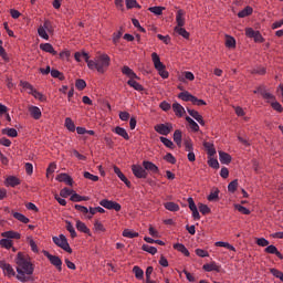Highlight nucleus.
I'll use <instances>...</instances> for the list:
<instances>
[{
	"label": "nucleus",
	"instance_id": "nucleus-1",
	"mask_svg": "<svg viewBox=\"0 0 283 283\" xmlns=\"http://www.w3.org/2000/svg\"><path fill=\"white\" fill-rule=\"evenodd\" d=\"M14 262L17 264V280L19 282H30V275L34 273V265L23 252H18Z\"/></svg>",
	"mask_w": 283,
	"mask_h": 283
},
{
	"label": "nucleus",
	"instance_id": "nucleus-2",
	"mask_svg": "<svg viewBox=\"0 0 283 283\" xmlns=\"http://www.w3.org/2000/svg\"><path fill=\"white\" fill-rule=\"evenodd\" d=\"M111 62L112 59L109 55L105 53L99 54L95 57V60L88 62V70H96L99 74H105Z\"/></svg>",
	"mask_w": 283,
	"mask_h": 283
},
{
	"label": "nucleus",
	"instance_id": "nucleus-3",
	"mask_svg": "<svg viewBox=\"0 0 283 283\" xmlns=\"http://www.w3.org/2000/svg\"><path fill=\"white\" fill-rule=\"evenodd\" d=\"M151 61L154 63L155 70H157L161 78H169V72L165 70L166 66L163 64V62H160V56L158 53H151Z\"/></svg>",
	"mask_w": 283,
	"mask_h": 283
},
{
	"label": "nucleus",
	"instance_id": "nucleus-4",
	"mask_svg": "<svg viewBox=\"0 0 283 283\" xmlns=\"http://www.w3.org/2000/svg\"><path fill=\"white\" fill-rule=\"evenodd\" d=\"M52 32H54V27H52V22L48 20L44 21L43 25L38 28V34L41 39H44V41H50V35H48V33L52 34Z\"/></svg>",
	"mask_w": 283,
	"mask_h": 283
},
{
	"label": "nucleus",
	"instance_id": "nucleus-5",
	"mask_svg": "<svg viewBox=\"0 0 283 283\" xmlns=\"http://www.w3.org/2000/svg\"><path fill=\"white\" fill-rule=\"evenodd\" d=\"M52 240L56 247H60V249H63V251H66V253H72V248H70V243L67 242L65 234L53 237Z\"/></svg>",
	"mask_w": 283,
	"mask_h": 283
},
{
	"label": "nucleus",
	"instance_id": "nucleus-6",
	"mask_svg": "<svg viewBox=\"0 0 283 283\" xmlns=\"http://www.w3.org/2000/svg\"><path fill=\"white\" fill-rule=\"evenodd\" d=\"M172 130L174 125H171L170 123L158 124L155 126V132H157V134H160L161 136H169Z\"/></svg>",
	"mask_w": 283,
	"mask_h": 283
},
{
	"label": "nucleus",
	"instance_id": "nucleus-7",
	"mask_svg": "<svg viewBox=\"0 0 283 283\" xmlns=\"http://www.w3.org/2000/svg\"><path fill=\"white\" fill-rule=\"evenodd\" d=\"M43 255L45 258H48V260L51 262V264L53 266H55L57 269V271H62V266H63V261L61 260V258L56 256V255H52L50 254V252L48 251H43Z\"/></svg>",
	"mask_w": 283,
	"mask_h": 283
},
{
	"label": "nucleus",
	"instance_id": "nucleus-8",
	"mask_svg": "<svg viewBox=\"0 0 283 283\" xmlns=\"http://www.w3.org/2000/svg\"><path fill=\"white\" fill-rule=\"evenodd\" d=\"M132 171H133L135 178L145 179V178H147V176H149V174L147 172L145 167L140 166V165H133Z\"/></svg>",
	"mask_w": 283,
	"mask_h": 283
},
{
	"label": "nucleus",
	"instance_id": "nucleus-9",
	"mask_svg": "<svg viewBox=\"0 0 283 283\" xmlns=\"http://www.w3.org/2000/svg\"><path fill=\"white\" fill-rule=\"evenodd\" d=\"M99 205L101 207H104V209L108 210L113 209L114 211H120L122 209L120 203L107 199H103L102 201H99Z\"/></svg>",
	"mask_w": 283,
	"mask_h": 283
},
{
	"label": "nucleus",
	"instance_id": "nucleus-10",
	"mask_svg": "<svg viewBox=\"0 0 283 283\" xmlns=\"http://www.w3.org/2000/svg\"><path fill=\"white\" fill-rule=\"evenodd\" d=\"M0 269H2L4 275H8V277H14V275H17L14 268H12V265L6 261H0Z\"/></svg>",
	"mask_w": 283,
	"mask_h": 283
},
{
	"label": "nucleus",
	"instance_id": "nucleus-11",
	"mask_svg": "<svg viewBox=\"0 0 283 283\" xmlns=\"http://www.w3.org/2000/svg\"><path fill=\"white\" fill-rule=\"evenodd\" d=\"M4 185L6 187H19V185H21V179L14 176H9L4 180Z\"/></svg>",
	"mask_w": 283,
	"mask_h": 283
},
{
	"label": "nucleus",
	"instance_id": "nucleus-12",
	"mask_svg": "<svg viewBox=\"0 0 283 283\" xmlns=\"http://www.w3.org/2000/svg\"><path fill=\"white\" fill-rule=\"evenodd\" d=\"M114 174H116L119 180H122V182L126 185V187H132V182L127 180V177H125L123 171H120V168H118L117 166H114Z\"/></svg>",
	"mask_w": 283,
	"mask_h": 283
},
{
	"label": "nucleus",
	"instance_id": "nucleus-13",
	"mask_svg": "<svg viewBox=\"0 0 283 283\" xmlns=\"http://www.w3.org/2000/svg\"><path fill=\"white\" fill-rule=\"evenodd\" d=\"M143 167L144 169H146V171H150L151 174H158L159 171L158 166H156V164L148 160L143 161Z\"/></svg>",
	"mask_w": 283,
	"mask_h": 283
},
{
	"label": "nucleus",
	"instance_id": "nucleus-14",
	"mask_svg": "<svg viewBox=\"0 0 283 283\" xmlns=\"http://www.w3.org/2000/svg\"><path fill=\"white\" fill-rule=\"evenodd\" d=\"M258 92H259V94H261V96H263V98H264L265 101H268V103H274V101H275V95H273V94L266 92V90H264L263 87H259V88H258Z\"/></svg>",
	"mask_w": 283,
	"mask_h": 283
},
{
	"label": "nucleus",
	"instance_id": "nucleus-15",
	"mask_svg": "<svg viewBox=\"0 0 283 283\" xmlns=\"http://www.w3.org/2000/svg\"><path fill=\"white\" fill-rule=\"evenodd\" d=\"M56 180H59V182H65V185H69L70 187L74 185V180L67 174L57 175Z\"/></svg>",
	"mask_w": 283,
	"mask_h": 283
},
{
	"label": "nucleus",
	"instance_id": "nucleus-16",
	"mask_svg": "<svg viewBox=\"0 0 283 283\" xmlns=\"http://www.w3.org/2000/svg\"><path fill=\"white\" fill-rule=\"evenodd\" d=\"M29 114L34 118V120H39L42 116L41 108H39V106H29Z\"/></svg>",
	"mask_w": 283,
	"mask_h": 283
},
{
	"label": "nucleus",
	"instance_id": "nucleus-17",
	"mask_svg": "<svg viewBox=\"0 0 283 283\" xmlns=\"http://www.w3.org/2000/svg\"><path fill=\"white\" fill-rule=\"evenodd\" d=\"M1 235L8 240H21V233L14 232L12 230L2 232Z\"/></svg>",
	"mask_w": 283,
	"mask_h": 283
},
{
	"label": "nucleus",
	"instance_id": "nucleus-18",
	"mask_svg": "<svg viewBox=\"0 0 283 283\" xmlns=\"http://www.w3.org/2000/svg\"><path fill=\"white\" fill-rule=\"evenodd\" d=\"M203 271H207L208 273H211V271H216L217 273H220V265L216 262L207 263L202 266Z\"/></svg>",
	"mask_w": 283,
	"mask_h": 283
},
{
	"label": "nucleus",
	"instance_id": "nucleus-19",
	"mask_svg": "<svg viewBox=\"0 0 283 283\" xmlns=\"http://www.w3.org/2000/svg\"><path fill=\"white\" fill-rule=\"evenodd\" d=\"M172 111L175 112L176 116L182 117L185 115V107L178 102L172 104Z\"/></svg>",
	"mask_w": 283,
	"mask_h": 283
},
{
	"label": "nucleus",
	"instance_id": "nucleus-20",
	"mask_svg": "<svg viewBox=\"0 0 283 283\" xmlns=\"http://www.w3.org/2000/svg\"><path fill=\"white\" fill-rule=\"evenodd\" d=\"M265 253H270L271 255H276L279 260H283V255L277 251V248L275 245H268L265 248Z\"/></svg>",
	"mask_w": 283,
	"mask_h": 283
},
{
	"label": "nucleus",
	"instance_id": "nucleus-21",
	"mask_svg": "<svg viewBox=\"0 0 283 283\" xmlns=\"http://www.w3.org/2000/svg\"><path fill=\"white\" fill-rule=\"evenodd\" d=\"M177 28H184L185 25V11L178 10L176 15Z\"/></svg>",
	"mask_w": 283,
	"mask_h": 283
},
{
	"label": "nucleus",
	"instance_id": "nucleus-22",
	"mask_svg": "<svg viewBox=\"0 0 283 283\" xmlns=\"http://www.w3.org/2000/svg\"><path fill=\"white\" fill-rule=\"evenodd\" d=\"M122 73L125 76H128V78L134 80V78H138V75H136V73L134 72V70H132L129 66H123L122 69Z\"/></svg>",
	"mask_w": 283,
	"mask_h": 283
},
{
	"label": "nucleus",
	"instance_id": "nucleus-23",
	"mask_svg": "<svg viewBox=\"0 0 283 283\" xmlns=\"http://www.w3.org/2000/svg\"><path fill=\"white\" fill-rule=\"evenodd\" d=\"M178 98H180L181 101H185L186 103H189V102L192 103L195 96L191 93H189L188 91H185V92L179 93Z\"/></svg>",
	"mask_w": 283,
	"mask_h": 283
},
{
	"label": "nucleus",
	"instance_id": "nucleus-24",
	"mask_svg": "<svg viewBox=\"0 0 283 283\" xmlns=\"http://www.w3.org/2000/svg\"><path fill=\"white\" fill-rule=\"evenodd\" d=\"M117 136H122L125 140H129V134H127V130L120 126H117L113 130Z\"/></svg>",
	"mask_w": 283,
	"mask_h": 283
},
{
	"label": "nucleus",
	"instance_id": "nucleus-25",
	"mask_svg": "<svg viewBox=\"0 0 283 283\" xmlns=\"http://www.w3.org/2000/svg\"><path fill=\"white\" fill-rule=\"evenodd\" d=\"M219 160L222 165H229V163H231V155L224 151H219Z\"/></svg>",
	"mask_w": 283,
	"mask_h": 283
},
{
	"label": "nucleus",
	"instance_id": "nucleus-26",
	"mask_svg": "<svg viewBox=\"0 0 283 283\" xmlns=\"http://www.w3.org/2000/svg\"><path fill=\"white\" fill-rule=\"evenodd\" d=\"M40 49L43 50V52H48L49 54H53V56H56V51L54 50V46L50 43H43L40 44Z\"/></svg>",
	"mask_w": 283,
	"mask_h": 283
},
{
	"label": "nucleus",
	"instance_id": "nucleus-27",
	"mask_svg": "<svg viewBox=\"0 0 283 283\" xmlns=\"http://www.w3.org/2000/svg\"><path fill=\"white\" fill-rule=\"evenodd\" d=\"M251 14H253V8L248 6L238 13V17L239 19H244L247 17H251Z\"/></svg>",
	"mask_w": 283,
	"mask_h": 283
},
{
	"label": "nucleus",
	"instance_id": "nucleus-28",
	"mask_svg": "<svg viewBox=\"0 0 283 283\" xmlns=\"http://www.w3.org/2000/svg\"><path fill=\"white\" fill-rule=\"evenodd\" d=\"M203 147L207 150L208 156H216V147H213V144L205 142Z\"/></svg>",
	"mask_w": 283,
	"mask_h": 283
},
{
	"label": "nucleus",
	"instance_id": "nucleus-29",
	"mask_svg": "<svg viewBox=\"0 0 283 283\" xmlns=\"http://www.w3.org/2000/svg\"><path fill=\"white\" fill-rule=\"evenodd\" d=\"M174 249H176V251H179L180 253H184L186 258H189L190 255L189 250H187V248L182 243H175Z\"/></svg>",
	"mask_w": 283,
	"mask_h": 283
},
{
	"label": "nucleus",
	"instance_id": "nucleus-30",
	"mask_svg": "<svg viewBox=\"0 0 283 283\" xmlns=\"http://www.w3.org/2000/svg\"><path fill=\"white\" fill-rule=\"evenodd\" d=\"M71 202H83V201H87L90 200V197H83L76 192H74L71 198H70Z\"/></svg>",
	"mask_w": 283,
	"mask_h": 283
},
{
	"label": "nucleus",
	"instance_id": "nucleus-31",
	"mask_svg": "<svg viewBox=\"0 0 283 283\" xmlns=\"http://www.w3.org/2000/svg\"><path fill=\"white\" fill-rule=\"evenodd\" d=\"M196 78V76L193 75V73L186 71L184 72L180 76H179V81H181L182 83H185V80L187 81H193Z\"/></svg>",
	"mask_w": 283,
	"mask_h": 283
},
{
	"label": "nucleus",
	"instance_id": "nucleus-32",
	"mask_svg": "<svg viewBox=\"0 0 283 283\" xmlns=\"http://www.w3.org/2000/svg\"><path fill=\"white\" fill-rule=\"evenodd\" d=\"M76 229L77 231H81L82 233H87L90 234V229L87 228V226L81 221V220H77L76 221Z\"/></svg>",
	"mask_w": 283,
	"mask_h": 283
},
{
	"label": "nucleus",
	"instance_id": "nucleus-33",
	"mask_svg": "<svg viewBox=\"0 0 283 283\" xmlns=\"http://www.w3.org/2000/svg\"><path fill=\"white\" fill-rule=\"evenodd\" d=\"M127 85L129 87H134L136 92H144L145 87L140 85V83L136 82L135 80H128Z\"/></svg>",
	"mask_w": 283,
	"mask_h": 283
},
{
	"label": "nucleus",
	"instance_id": "nucleus-34",
	"mask_svg": "<svg viewBox=\"0 0 283 283\" xmlns=\"http://www.w3.org/2000/svg\"><path fill=\"white\" fill-rule=\"evenodd\" d=\"M2 134L9 136L10 138H17V136H19V133L14 128H3Z\"/></svg>",
	"mask_w": 283,
	"mask_h": 283
},
{
	"label": "nucleus",
	"instance_id": "nucleus-35",
	"mask_svg": "<svg viewBox=\"0 0 283 283\" xmlns=\"http://www.w3.org/2000/svg\"><path fill=\"white\" fill-rule=\"evenodd\" d=\"M174 142L176 143V145H178L179 147H182V132L180 130H175L174 133Z\"/></svg>",
	"mask_w": 283,
	"mask_h": 283
},
{
	"label": "nucleus",
	"instance_id": "nucleus-36",
	"mask_svg": "<svg viewBox=\"0 0 283 283\" xmlns=\"http://www.w3.org/2000/svg\"><path fill=\"white\" fill-rule=\"evenodd\" d=\"M165 209H167V211H180V206L176 202L168 201L165 203Z\"/></svg>",
	"mask_w": 283,
	"mask_h": 283
},
{
	"label": "nucleus",
	"instance_id": "nucleus-37",
	"mask_svg": "<svg viewBox=\"0 0 283 283\" xmlns=\"http://www.w3.org/2000/svg\"><path fill=\"white\" fill-rule=\"evenodd\" d=\"M186 120L190 125V129H192V132H200V126L198 125V123H196V120H193L189 116L186 117Z\"/></svg>",
	"mask_w": 283,
	"mask_h": 283
},
{
	"label": "nucleus",
	"instance_id": "nucleus-38",
	"mask_svg": "<svg viewBox=\"0 0 283 283\" xmlns=\"http://www.w3.org/2000/svg\"><path fill=\"white\" fill-rule=\"evenodd\" d=\"M13 218H15V220H19V222H23V224H28V222H30V219H28V217H25L21 212H13Z\"/></svg>",
	"mask_w": 283,
	"mask_h": 283
},
{
	"label": "nucleus",
	"instance_id": "nucleus-39",
	"mask_svg": "<svg viewBox=\"0 0 283 283\" xmlns=\"http://www.w3.org/2000/svg\"><path fill=\"white\" fill-rule=\"evenodd\" d=\"M175 32L177 34H179V36H182L184 39H189V33H188L187 29H185L182 27H176Z\"/></svg>",
	"mask_w": 283,
	"mask_h": 283
},
{
	"label": "nucleus",
	"instance_id": "nucleus-40",
	"mask_svg": "<svg viewBox=\"0 0 283 283\" xmlns=\"http://www.w3.org/2000/svg\"><path fill=\"white\" fill-rule=\"evenodd\" d=\"M143 251H146V253H150V255H156L158 253V249L156 247H151L149 244H144L142 247Z\"/></svg>",
	"mask_w": 283,
	"mask_h": 283
},
{
	"label": "nucleus",
	"instance_id": "nucleus-41",
	"mask_svg": "<svg viewBox=\"0 0 283 283\" xmlns=\"http://www.w3.org/2000/svg\"><path fill=\"white\" fill-rule=\"evenodd\" d=\"M65 127L69 132H76V125H74V120L70 117L65 118Z\"/></svg>",
	"mask_w": 283,
	"mask_h": 283
},
{
	"label": "nucleus",
	"instance_id": "nucleus-42",
	"mask_svg": "<svg viewBox=\"0 0 283 283\" xmlns=\"http://www.w3.org/2000/svg\"><path fill=\"white\" fill-rule=\"evenodd\" d=\"M133 272L135 273V277L137 280H143V277L145 276V272L138 265H135L133 268Z\"/></svg>",
	"mask_w": 283,
	"mask_h": 283
},
{
	"label": "nucleus",
	"instance_id": "nucleus-43",
	"mask_svg": "<svg viewBox=\"0 0 283 283\" xmlns=\"http://www.w3.org/2000/svg\"><path fill=\"white\" fill-rule=\"evenodd\" d=\"M0 247H2V249H8V250H10V249H12V240H10V239H1L0 240Z\"/></svg>",
	"mask_w": 283,
	"mask_h": 283
},
{
	"label": "nucleus",
	"instance_id": "nucleus-44",
	"mask_svg": "<svg viewBox=\"0 0 283 283\" xmlns=\"http://www.w3.org/2000/svg\"><path fill=\"white\" fill-rule=\"evenodd\" d=\"M123 237H124V238H130V239H133V238H138V232H134V231H132V230H129V229H125V230L123 231Z\"/></svg>",
	"mask_w": 283,
	"mask_h": 283
},
{
	"label": "nucleus",
	"instance_id": "nucleus-45",
	"mask_svg": "<svg viewBox=\"0 0 283 283\" xmlns=\"http://www.w3.org/2000/svg\"><path fill=\"white\" fill-rule=\"evenodd\" d=\"M237 190H238V179H234L228 185V191H230V193H235Z\"/></svg>",
	"mask_w": 283,
	"mask_h": 283
},
{
	"label": "nucleus",
	"instance_id": "nucleus-46",
	"mask_svg": "<svg viewBox=\"0 0 283 283\" xmlns=\"http://www.w3.org/2000/svg\"><path fill=\"white\" fill-rule=\"evenodd\" d=\"M187 112H188V114H189L192 118H195V120H197V122H199L200 118L202 117V115H200V113H198V111H193V109H191V108H187Z\"/></svg>",
	"mask_w": 283,
	"mask_h": 283
},
{
	"label": "nucleus",
	"instance_id": "nucleus-47",
	"mask_svg": "<svg viewBox=\"0 0 283 283\" xmlns=\"http://www.w3.org/2000/svg\"><path fill=\"white\" fill-rule=\"evenodd\" d=\"M159 140L163 143V145H165V147H168L169 149L174 148V142H171V139H168L167 137H160Z\"/></svg>",
	"mask_w": 283,
	"mask_h": 283
},
{
	"label": "nucleus",
	"instance_id": "nucleus-48",
	"mask_svg": "<svg viewBox=\"0 0 283 283\" xmlns=\"http://www.w3.org/2000/svg\"><path fill=\"white\" fill-rule=\"evenodd\" d=\"M199 211L202 213V216H207V213H211V208L205 203H200Z\"/></svg>",
	"mask_w": 283,
	"mask_h": 283
},
{
	"label": "nucleus",
	"instance_id": "nucleus-49",
	"mask_svg": "<svg viewBox=\"0 0 283 283\" xmlns=\"http://www.w3.org/2000/svg\"><path fill=\"white\" fill-rule=\"evenodd\" d=\"M226 46L235 48V39L231 35H226Z\"/></svg>",
	"mask_w": 283,
	"mask_h": 283
},
{
	"label": "nucleus",
	"instance_id": "nucleus-50",
	"mask_svg": "<svg viewBox=\"0 0 283 283\" xmlns=\"http://www.w3.org/2000/svg\"><path fill=\"white\" fill-rule=\"evenodd\" d=\"M66 231L71 233V238H76V230L74 229V226H72V222L66 221Z\"/></svg>",
	"mask_w": 283,
	"mask_h": 283
},
{
	"label": "nucleus",
	"instance_id": "nucleus-51",
	"mask_svg": "<svg viewBox=\"0 0 283 283\" xmlns=\"http://www.w3.org/2000/svg\"><path fill=\"white\" fill-rule=\"evenodd\" d=\"M149 12H153V14H157V17H160V14H163V11L165 10V8L163 7H150Z\"/></svg>",
	"mask_w": 283,
	"mask_h": 283
},
{
	"label": "nucleus",
	"instance_id": "nucleus-52",
	"mask_svg": "<svg viewBox=\"0 0 283 283\" xmlns=\"http://www.w3.org/2000/svg\"><path fill=\"white\" fill-rule=\"evenodd\" d=\"M252 74H259L260 76H264V74H266V69L264 66H258L252 70Z\"/></svg>",
	"mask_w": 283,
	"mask_h": 283
},
{
	"label": "nucleus",
	"instance_id": "nucleus-53",
	"mask_svg": "<svg viewBox=\"0 0 283 283\" xmlns=\"http://www.w3.org/2000/svg\"><path fill=\"white\" fill-rule=\"evenodd\" d=\"M72 193H74V190H71L69 188H63L61 191H60V196L62 198H70V196H72Z\"/></svg>",
	"mask_w": 283,
	"mask_h": 283
},
{
	"label": "nucleus",
	"instance_id": "nucleus-54",
	"mask_svg": "<svg viewBox=\"0 0 283 283\" xmlns=\"http://www.w3.org/2000/svg\"><path fill=\"white\" fill-rule=\"evenodd\" d=\"M235 210L243 213V216H249L251 213L250 209H247L244 206L235 205Z\"/></svg>",
	"mask_w": 283,
	"mask_h": 283
},
{
	"label": "nucleus",
	"instance_id": "nucleus-55",
	"mask_svg": "<svg viewBox=\"0 0 283 283\" xmlns=\"http://www.w3.org/2000/svg\"><path fill=\"white\" fill-rule=\"evenodd\" d=\"M208 165L209 167H212V169H220V163H218V159L216 158H210Z\"/></svg>",
	"mask_w": 283,
	"mask_h": 283
},
{
	"label": "nucleus",
	"instance_id": "nucleus-56",
	"mask_svg": "<svg viewBox=\"0 0 283 283\" xmlns=\"http://www.w3.org/2000/svg\"><path fill=\"white\" fill-rule=\"evenodd\" d=\"M270 273H272L274 275V277H277L279 280H281V282H283V273H282V271H280L277 269H271Z\"/></svg>",
	"mask_w": 283,
	"mask_h": 283
},
{
	"label": "nucleus",
	"instance_id": "nucleus-57",
	"mask_svg": "<svg viewBox=\"0 0 283 283\" xmlns=\"http://www.w3.org/2000/svg\"><path fill=\"white\" fill-rule=\"evenodd\" d=\"M126 8H128V10H132V8H140V6L136 0H126Z\"/></svg>",
	"mask_w": 283,
	"mask_h": 283
},
{
	"label": "nucleus",
	"instance_id": "nucleus-58",
	"mask_svg": "<svg viewBox=\"0 0 283 283\" xmlns=\"http://www.w3.org/2000/svg\"><path fill=\"white\" fill-rule=\"evenodd\" d=\"M84 178H86L87 180H92L93 182H98V176L92 175L88 171L84 172Z\"/></svg>",
	"mask_w": 283,
	"mask_h": 283
},
{
	"label": "nucleus",
	"instance_id": "nucleus-59",
	"mask_svg": "<svg viewBox=\"0 0 283 283\" xmlns=\"http://www.w3.org/2000/svg\"><path fill=\"white\" fill-rule=\"evenodd\" d=\"M74 207L76 211H80V213H84V216H87V213H90V209H87V207L85 206L75 205Z\"/></svg>",
	"mask_w": 283,
	"mask_h": 283
},
{
	"label": "nucleus",
	"instance_id": "nucleus-60",
	"mask_svg": "<svg viewBox=\"0 0 283 283\" xmlns=\"http://www.w3.org/2000/svg\"><path fill=\"white\" fill-rule=\"evenodd\" d=\"M75 87L80 91H83L84 87H87V83L85 82V80H77L75 82Z\"/></svg>",
	"mask_w": 283,
	"mask_h": 283
},
{
	"label": "nucleus",
	"instance_id": "nucleus-61",
	"mask_svg": "<svg viewBox=\"0 0 283 283\" xmlns=\"http://www.w3.org/2000/svg\"><path fill=\"white\" fill-rule=\"evenodd\" d=\"M271 107H272L273 109H275V112H280V113L283 112L282 104H280V103H279L277 101H275V99L271 103Z\"/></svg>",
	"mask_w": 283,
	"mask_h": 283
},
{
	"label": "nucleus",
	"instance_id": "nucleus-62",
	"mask_svg": "<svg viewBox=\"0 0 283 283\" xmlns=\"http://www.w3.org/2000/svg\"><path fill=\"white\" fill-rule=\"evenodd\" d=\"M164 160H166V163H170V165H176V157H174L171 153L166 154Z\"/></svg>",
	"mask_w": 283,
	"mask_h": 283
},
{
	"label": "nucleus",
	"instance_id": "nucleus-63",
	"mask_svg": "<svg viewBox=\"0 0 283 283\" xmlns=\"http://www.w3.org/2000/svg\"><path fill=\"white\" fill-rule=\"evenodd\" d=\"M219 193H220V190H216L214 192H211V193L208 196L209 202H213V201L218 200Z\"/></svg>",
	"mask_w": 283,
	"mask_h": 283
},
{
	"label": "nucleus",
	"instance_id": "nucleus-64",
	"mask_svg": "<svg viewBox=\"0 0 283 283\" xmlns=\"http://www.w3.org/2000/svg\"><path fill=\"white\" fill-rule=\"evenodd\" d=\"M256 244L259 247H269V240L264 239V238H259L256 239Z\"/></svg>",
	"mask_w": 283,
	"mask_h": 283
}]
</instances>
